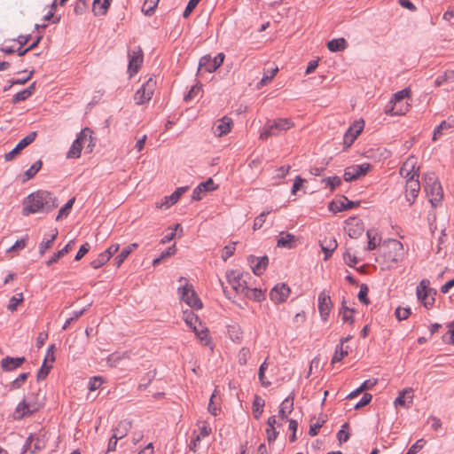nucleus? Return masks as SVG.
Returning a JSON list of instances; mask_svg holds the SVG:
<instances>
[{
    "instance_id": "obj_1",
    "label": "nucleus",
    "mask_w": 454,
    "mask_h": 454,
    "mask_svg": "<svg viewBox=\"0 0 454 454\" xmlns=\"http://www.w3.org/2000/svg\"><path fill=\"white\" fill-rule=\"evenodd\" d=\"M57 207V198L50 192L41 190L29 194L24 200L22 214L28 215L37 212L48 213Z\"/></svg>"
},
{
    "instance_id": "obj_2",
    "label": "nucleus",
    "mask_w": 454,
    "mask_h": 454,
    "mask_svg": "<svg viewBox=\"0 0 454 454\" xmlns=\"http://www.w3.org/2000/svg\"><path fill=\"white\" fill-rule=\"evenodd\" d=\"M293 126L294 122L287 118L268 120L260 133L259 138L262 140H267L270 137L279 136Z\"/></svg>"
},
{
    "instance_id": "obj_3",
    "label": "nucleus",
    "mask_w": 454,
    "mask_h": 454,
    "mask_svg": "<svg viewBox=\"0 0 454 454\" xmlns=\"http://www.w3.org/2000/svg\"><path fill=\"white\" fill-rule=\"evenodd\" d=\"M43 403L39 394L30 393L17 405L14 412L16 419H22L39 411Z\"/></svg>"
},
{
    "instance_id": "obj_4",
    "label": "nucleus",
    "mask_w": 454,
    "mask_h": 454,
    "mask_svg": "<svg viewBox=\"0 0 454 454\" xmlns=\"http://www.w3.org/2000/svg\"><path fill=\"white\" fill-rule=\"evenodd\" d=\"M85 145L90 149L89 153L92 151V147L95 145L92 139V130L89 128H84L81 130L76 139L73 142L67 157L69 159L79 158Z\"/></svg>"
},
{
    "instance_id": "obj_5",
    "label": "nucleus",
    "mask_w": 454,
    "mask_h": 454,
    "mask_svg": "<svg viewBox=\"0 0 454 454\" xmlns=\"http://www.w3.org/2000/svg\"><path fill=\"white\" fill-rule=\"evenodd\" d=\"M424 189L426 194L431 205L435 207L441 204L443 197L441 184L439 183L436 176L434 173L427 174L424 177Z\"/></svg>"
},
{
    "instance_id": "obj_6",
    "label": "nucleus",
    "mask_w": 454,
    "mask_h": 454,
    "mask_svg": "<svg viewBox=\"0 0 454 454\" xmlns=\"http://www.w3.org/2000/svg\"><path fill=\"white\" fill-rule=\"evenodd\" d=\"M248 273L240 272L239 270H231L226 272V279L231 286V290L238 295H242L249 284L250 278Z\"/></svg>"
},
{
    "instance_id": "obj_7",
    "label": "nucleus",
    "mask_w": 454,
    "mask_h": 454,
    "mask_svg": "<svg viewBox=\"0 0 454 454\" xmlns=\"http://www.w3.org/2000/svg\"><path fill=\"white\" fill-rule=\"evenodd\" d=\"M410 89H403L393 95V98L387 104L385 113L388 115H402L409 110V104L403 105V107H397V105L403 104V100L410 96Z\"/></svg>"
},
{
    "instance_id": "obj_8",
    "label": "nucleus",
    "mask_w": 454,
    "mask_h": 454,
    "mask_svg": "<svg viewBox=\"0 0 454 454\" xmlns=\"http://www.w3.org/2000/svg\"><path fill=\"white\" fill-rule=\"evenodd\" d=\"M224 59L223 53H218L214 59L210 55H205L200 58L199 67L197 70V76H200L202 72L212 73L221 67Z\"/></svg>"
},
{
    "instance_id": "obj_9",
    "label": "nucleus",
    "mask_w": 454,
    "mask_h": 454,
    "mask_svg": "<svg viewBox=\"0 0 454 454\" xmlns=\"http://www.w3.org/2000/svg\"><path fill=\"white\" fill-rule=\"evenodd\" d=\"M430 282L428 279H422L416 289L417 297L423 303L424 307L429 309L433 306L434 301V295L436 294L435 290L429 287Z\"/></svg>"
},
{
    "instance_id": "obj_10",
    "label": "nucleus",
    "mask_w": 454,
    "mask_h": 454,
    "mask_svg": "<svg viewBox=\"0 0 454 454\" xmlns=\"http://www.w3.org/2000/svg\"><path fill=\"white\" fill-rule=\"evenodd\" d=\"M180 300L185 302L191 308L200 309L202 308V302L196 294L193 287L190 284H185L178 288Z\"/></svg>"
},
{
    "instance_id": "obj_11",
    "label": "nucleus",
    "mask_w": 454,
    "mask_h": 454,
    "mask_svg": "<svg viewBox=\"0 0 454 454\" xmlns=\"http://www.w3.org/2000/svg\"><path fill=\"white\" fill-rule=\"evenodd\" d=\"M156 86V81L153 78H149L140 89L137 90L134 99L137 105H142L148 102L153 94Z\"/></svg>"
},
{
    "instance_id": "obj_12",
    "label": "nucleus",
    "mask_w": 454,
    "mask_h": 454,
    "mask_svg": "<svg viewBox=\"0 0 454 454\" xmlns=\"http://www.w3.org/2000/svg\"><path fill=\"white\" fill-rule=\"evenodd\" d=\"M371 168V164L363 163L348 167L344 170L343 178L346 182H351L364 176Z\"/></svg>"
},
{
    "instance_id": "obj_13",
    "label": "nucleus",
    "mask_w": 454,
    "mask_h": 454,
    "mask_svg": "<svg viewBox=\"0 0 454 454\" xmlns=\"http://www.w3.org/2000/svg\"><path fill=\"white\" fill-rule=\"evenodd\" d=\"M364 127L363 120L356 121L346 131L343 137V145L345 148H348L362 132Z\"/></svg>"
},
{
    "instance_id": "obj_14",
    "label": "nucleus",
    "mask_w": 454,
    "mask_h": 454,
    "mask_svg": "<svg viewBox=\"0 0 454 454\" xmlns=\"http://www.w3.org/2000/svg\"><path fill=\"white\" fill-rule=\"evenodd\" d=\"M37 133L35 131L30 132L27 136L22 138L11 152L4 155V160L6 161L12 160L17 154H19L24 148L34 142Z\"/></svg>"
},
{
    "instance_id": "obj_15",
    "label": "nucleus",
    "mask_w": 454,
    "mask_h": 454,
    "mask_svg": "<svg viewBox=\"0 0 454 454\" xmlns=\"http://www.w3.org/2000/svg\"><path fill=\"white\" fill-rule=\"evenodd\" d=\"M417 159L413 156L409 157L400 168V175L409 179V177L419 178V168H416Z\"/></svg>"
},
{
    "instance_id": "obj_16",
    "label": "nucleus",
    "mask_w": 454,
    "mask_h": 454,
    "mask_svg": "<svg viewBox=\"0 0 454 454\" xmlns=\"http://www.w3.org/2000/svg\"><path fill=\"white\" fill-rule=\"evenodd\" d=\"M332 309V301L329 293L325 290L322 291L318 295V310L321 318L325 321Z\"/></svg>"
},
{
    "instance_id": "obj_17",
    "label": "nucleus",
    "mask_w": 454,
    "mask_h": 454,
    "mask_svg": "<svg viewBox=\"0 0 454 454\" xmlns=\"http://www.w3.org/2000/svg\"><path fill=\"white\" fill-rule=\"evenodd\" d=\"M290 294V288L286 284H278L270 293V300L276 303L284 302Z\"/></svg>"
},
{
    "instance_id": "obj_18",
    "label": "nucleus",
    "mask_w": 454,
    "mask_h": 454,
    "mask_svg": "<svg viewBox=\"0 0 454 454\" xmlns=\"http://www.w3.org/2000/svg\"><path fill=\"white\" fill-rule=\"evenodd\" d=\"M413 401V389L407 387L401 390L398 396L394 401L395 407L403 406L404 408H410Z\"/></svg>"
},
{
    "instance_id": "obj_19",
    "label": "nucleus",
    "mask_w": 454,
    "mask_h": 454,
    "mask_svg": "<svg viewBox=\"0 0 454 454\" xmlns=\"http://www.w3.org/2000/svg\"><path fill=\"white\" fill-rule=\"evenodd\" d=\"M420 189L419 178L409 177L406 180V200L412 205Z\"/></svg>"
},
{
    "instance_id": "obj_20",
    "label": "nucleus",
    "mask_w": 454,
    "mask_h": 454,
    "mask_svg": "<svg viewBox=\"0 0 454 454\" xmlns=\"http://www.w3.org/2000/svg\"><path fill=\"white\" fill-rule=\"evenodd\" d=\"M248 261L251 264L253 272L257 276L262 275L269 264V258L267 256L255 257L250 255L248 257Z\"/></svg>"
},
{
    "instance_id": "obj_21",
    "label": "nucleus",
    "mask_w": 454,
    "mask_h": 454,
    "mask_svg": "<svg viewBox=\"0 0 454 454\" xmlns=\"http://www.w3.org/2000/svg\"><path fill=\"white\" fill-rule=\"evenodd\" d=\"M217 189L212 178H208L207 181L200 183L192 192V199L193 200H200L202 194L206 192H210Z\"/></svg>"
},
{
    "instance_id": "obj_22",
    "label": "nucleus",
    "mask_w": 454,
    "mask_h": 454,
    "mask_svg": "<svg viewBox=\"0 0 454 454\" xmlns=\"http://www.w3.org/2000/svg\"><path fill=\"white\" fill-rule=\"evenodd\" d=\"M364 231V223L356 218H349L347 221V232L351 239L359 238Z\"/></svg>"
},
{
    "instance_id": "obj_23",
    "label": "nucleus",
    "mask_w": 454,
    "mask_h": 454,
    "mask_svg": "<svg viewBox=\"0 0 454 454\" xmlns=\"http://www.w3.org/2000/svg\"><path fill=\"white\" fill-rule=\"evenodd\" d=\"M129 71L132 74L137 73L139 67L143 63V52L138 47L137 51H133L129 53Z\"/></svg>"
},
{
    "instance_id": "obj_24",
    "label": "nucleus",
    "mask_w": 454,
    "mask_h": 454,
    "mask_svg": "<svg viewBox=\"0 0 454 454\" xmlns=\"http://www.w3.org/2000/svg\"><path fill=\"white\" fill-rule=\"evenodd\" d=\"M357 203L348 200L347 197L342 196L338 201H332L329 204V209L333 213L341 212L353 208Z\"/></svg>"
},
{
    "instance_id": "obj_25",
    "label": "nucleus",
    "mask_w": 454,
    "mask_h": 454,
    "mask_svg": "<svg viewBox=\"0 0 454 454\" xmlns=\"http://www.w3.org/2000/svg\"><path fill=\"white\" fill-rule=\"evenodd\" d=\"M232 121L229 117H223L214 128V133L217 137H223L231 131Z\"/></svg>"
},
{
    "instance_id": "obj_26",
    "label": "nucleus",
    "mask_w": 454,
    "mask_h": 454,
    "mask_svg": "<svg viewBox=\"0 0 454 454\" xmlns=\"http://www.w3.org/2000/svg\"><path fill=\"white\" fill-rule=\"evenodd\" d=\"M25 362V357H10L4 358L1 362V366L4 371H13L16 368L21 366Z\"/></svg>"
},
{
    "instance_id": "obj_27",
    "label": "nucleus",
    "mask_w": 454,
    "mask_h": 454,
    "mask_svg": "<svg viewBox=\"0 0 454 454\" xmlns=\"http://www.w3.org/2000/svg\"><path fill=\"white\" fill-rule=\"evenodd\" d=\"M242 296L255 301H261L265 298L263 292L259 288L253 287L250 283L247 285Z\"/></svg>"
},
{
    "instance_id": "obj_28",
    "label": "nucleus",
    "mask_w": 454,
    "mask_h": 454,
    "mask_svg": "<svg viewBox=\"0 0 454 454\" xmlns=\"http://www.w3.org/2000/svg\"><path fill=\"white\" fill-rule=\"evenodd\" d=\"M131 429V422L129 420L121 421L117 427L114 429L113 438L122 439L127 435L129 431Z\"/></svg>"
},
{
    "instance_id": "obj_29",
    "label": "nucleus",
    "mask_w": 454,
    "mask_h": 454,
    "mask_svg": "<svg viewBox=\"0 0 454 454\" xmlns=\"http://www.w3.org/2000/svg\"><path fill=\"white\" fill-rule=\"evenodd\" d=\"M295 237L288 232L282 231L277 242L278 247L292 248L294 247Z\"/></svg>"
},
{
    "instance_id": "obj_30",
    "label": "nucleus",
    "mask_w": 454,
    "mask_h": 454,
    "mask_svg": "<svg viewBox=\"0 0 454 454\" xmlns=\"http://www.w3.org/2000/svg\"><path fill=\"white\" fill-rule=\"evenodd\" d=\"M192 329L193 330L196 336L200 340L201 342H203L205 346L209 344L210 340L207 335L208 330L206 326L202 325L200 321L197 323V325L192 326Z\"/></svg>"
},
{
    "instance_id": "obj_31",
    "label": "nucleus",
    "mask_w": 454,
    "mask_h": 454,
    "mask_svg": "<svg viewBox=\"0 0 454 454\" xmlns=\"http://www.w3.org/2000/svg\"><path fill=\"white\" fill-rule=\"evenodd\" d=\"M188 190V186L177 188L170 196L165 197L164 202L161 203V207H168L169 206L177 202L180 197Z\"/></svg>"
},
{
    "instance_id": "obj_32",
    "label": "nucleus",
    "mask_w": 454,
    "mask_h": 454,
    "mask_svg": "<svg viewBox=\"0 0 454 454\" xmlns=\"http://www.w3.org/2000/svg\"><path fill=\"white\" fill-rule=\"evenodd\" d=\"M112 0H94L92 11L96 16L106 15Z\"/></svg>"
},
{
    "instance_id": "obj_33",
    "label": "nucleus",
    "mask_w": 454,
    "mask_h": 454,
    "mask_svg": "<svg viewBox=\"0 0 454 454\" xmlns=\"http://www.w3.org/2000/svg\"><path fill=\"white\" fill-rule=\"evenodd\" d=\"M294 410V396H287L281 403L279 416L282 419H286Z\"/></svg>"
},
{
    "instance_id": "obj_34",
    "label": "nucleus",
    "mask_w": 454,
    "mask_h": 454,
    "mask_svg": "<svg viewBox=\"0 0 454 454\" xmlns=\"http://www.w3.org/2000/svg\"><path fill=\"white\" fill-rule=\"evenodd\" d=\"M348 47L346 40L342 37L333 39L327 43V48L332 52L344 51Z\"/></svg>"
},
{
    "instance_id": "obj_35",
    "label": "nucleus",
    "mask_w": 454,
    "mask_h": 454,
    "mask_svg": "<svg viewBox=\"0 0 454 454\" xmlns=\"http://www.w3.org/2000/svg\"><path fill=\"white\" fill-rule=\"evenodd\" d=\"M137 247V243H132L123 248L121 252L115 257L114 263L116 267H120L122 262L126 260V258L129 255V254L133 251V249Z\"/></svg>"
},
{
    "instance_id": "obj_36",
    "label": "nucleus",
    "mask_w": 454,
    "mask_h": 454,
    "mask_svg": "<svg viewBox=\"0 0 454 454\" xmlns=\"http://www.w3.org/2000/svg\"><path fill=\"white\" fill-rule=\"evenodd\" d=\"M73 244H74V241H69L62 249L54 253L52 257L50 258L46 262V265L51 266V264L57 262L61 257H63L65 254H67L70 251Z\"/></svg>"
},
{
    "instance_id": "obj_37",
    "label": "nucleus",
    "mask_w": 454,
    "mask_h": 454,
    "mask_svg": "<svg viewBox=\"0 0 454 454\" xmlns=\"http://www.w3.org/2000/svg\"><path fill=\"white\" fill-rule=\"evenodd\" d=\"M320 247L325 253V260H327L332 253L336 249L337 247V242L335 239H325L320 243Z\"/></svg>"
},
{
    "instance_id": "obj_38",
    "label": "nucleus",
    "mask_w": 454,
    "mask_h": 454,
    "mask_svg": "<svg viewBox=\"0 0 454 454\" xmlns=\"http://www.w3.org/2000/svg\"><path fill=\"white\" fill-rule=\"evenodd\" d=\"M58 230L55 229L53 231V233L50 236L49 239H43L40 244H39V253L41 255L44 254V253L50 248L51 247L53 242L55 241V239H57L58 237Z\"/></svg>"
},
{
    "instance_id": "obj_39",
    "label": "nucleus",
    "mask_w": 454,
    "mask_h": 454,
    "mask_svg": "<svg viewBox=\"0 0 454 454\" xmlns=\"http://www.w3.org/2000/svg\"><path fill=\"white\" fill-rule=\"evenodd\" d=\"M228 333L230 338L236 342H239L243 335L242 329L239 325H229Z\"/></svg>"
},
{
    "instance_id": "obj_40",
    "label": "nucleus",
    "mask_w": 454,
    "mask_h": 454,
    "mask_svg": "<svg viewBox=\"0 0 454 454\" xmlns=\"http://www.w3.org/2000/svg\"><path fill=\"white\" fill-rule=\"evenodd\" d=\"M263 406L264 400L262 397L256 395L253 402V413L256 419H258L261 417L263 411Z\"/></svg>"
},
{
    "instance_id": "obj_41",
    "label": "nucleus",
    "mask_w": 454,
    "mask_h": 454,
    "mask_svg": "<svg viewBox=\"0 0 454 454\" xmlns=\"http://www.w3.org/2000/svg\"><path fill=\"white\" fill-rule=\"evenodd\" d=\"M454 80V70H447L442 74L439 75L435 81L434 84L436 86H441L447 82H450Z\"/></svg>"
},
{
    "instance_id": "obj_42",
    "label": "nucleus",
    "mask_w": 454,
    "mask_h": 454,
    "mask_svg": "<svg viewBox=\"0 0 454 454\" xmlns=\"http://www.w3.org/2000/svg\"><path fill=\"white\" fill-rule=\"evenodd\" d=\"M323 184H325V187H329L330 191L333 192L336 187L340 185L341 179L340 177L334 176H329L326 178L322 179L321 181Z\"/></svg>"
},
{
    "instance_id": "obj_43",
    "label": "nucleus",
    "mask_w": 454,
    "mask_h": 454,
    "mask_svg": "<svg viewBox=\"0 0 454 454\" xmlns=\"http://www.w3.org/2000/svg\"><path fill=\"white\" fill-rule=\"evenodd\" d=\"M348 352L343 348L342 343L337 345L334 355L332 358V364L339 363L343 357L348 356Z\"/></svg>"
},
{
    "instance_id": "obj_44",
    "label": "nucleus",
    "mask_w": 454,
    "mask_h": 454,
    "mask_svg": "<svg viewBox=\"0 0 454 454\" xmlns=\"http://www.w3.org/2000/svg\"><path fill=\"white\" fill-rule=\"evenodd\" d=\"M184 320L189 327H192L200 322L198 316L191 310L184 311Z\"/></svg>"
},
{
    "instance_id": "obj_45",
    "label": "nucleus",
    "mask_w": 454,
    "mask_h": 454,
    "mask_svg": "<svg viewBox=\"0 0 454 454\" xmlns=\"http://www.w3.org/2000/svg\"><path fill=\"white\" fill-rule=\"evenodd\" d=\"M74 200L75 199L74 198H72L70 199L64 207H62L59 211V214L58 215L56 216V220L59 221L60 220L61 218L63 217H66L68 215V214L70 213V210L74 203Z\"/></svg>"
},
{
    "instance_id": "obj_46",
    "label": "nucleus",
    "mask_w": 454,
    "mask_h": 454,
    "mask_svg": "<svg viewBox=\"0 0 454 454\" xmlns=\"http://www.w3.org/2000/svg\"><path fill=\"white\" fill-rule=\"evenodd\" d=\"M23 294L21 293L17 294L10 299L7 309L12 312L15 311L17 307L23 301Z\"/></svg>"
},
{
    "instance_id": "obj_47",
    "label": "nucleus",
    "mask_w": 454,
    "mask_h": 454,
    "mask_svg": "<svg viewBox=\"0 0 454 454\" xmlns=\"http://www.w3.org/2000/svg\"><path fill=\"white\" fill-rule=\"evenodd\" d=\"M352 313H353V310L350 309L349 308H348L345 305V301L343 300L342 301V308H341V310L340 312V314L341 315L342 320L344 322L353 324L354 319H353V317H352Z\"/></svg>"
},
{
    "instance_id": "obj_48",
    "label": "nucleus",
    "mask_w": 454,
    "mask_h": 454,
    "mask_svg": "<svg viewBox=\"0 0 454 454\" xmlns=\"http://www.w3.org/2000/svg\"><path fill=\"white\" fill-rule=\"evenodd\" d=\"M42 161L41 160H37L35 161L24 174V176H26V180H29L31 178H33L36 173L41 169L42 168Z\"/></svg>"
},
{
    "instance_id": "obj_49",
    "label": "nucleus",
    "mask_w": 454,
    "mask_h": 454,
    "mask_svg": "<svg viewBox=\"0 0 454 454\" xmlns=\"http://www.w3.org/2000/svg\"><path fill=\"white\" fill-rule=\"evenodd\" d=\"M86 310H87V307L83 308L82 309H81L79 311L73 312L72 317L67 318L66 320V322L64 323L62 329L67 330L69 327V325L71 324H73L74 322H75L80 317H82L85 313Z\"/></svg>"
},
{
    "instance_id": "obj_50",
    "label": "nucleus",
    "mask_w": 454,
    "mask_h": 454,
    "mask_svg": "<svg viewBox=\"0 0 454 454\" xmlns=\"http://www.w3.org/2000/svg\"><path fill=\"white\" fill-rule=\"evenodd\" d=\"M110 259L107 257L106 254H104L103 252L98 254V256L94 259L90 265L94 269H98L102 267L104 264H106Z\"/></svg>"
},
{
    "instance_id": "obj_51",
    "label": "nucleus",
    "mask_w": 454,
    "mask_h": 454,
    "mask_svg": "<svg viewBox=\"0 0 454 454\" xmlns=\"http://www.w3.org/2000/svg\"><path fill=\"white\" fill-rule=\"evenodd\" d=\"M366 235H367V238H368V245H367V249L368 250H373L376 248L377 247V232L373 230H368L366 231Z\"/></svg>"
},
{
    "instance_id": "obj_52",
    "label": "nucleus",
    "mask_w": 454,
    "mask_h": 454,
    "mask_svg": "<svg viewBox=\"0 0 454 454\" xmlns=\"http://www.w3.org/2000/svg\"><path fill=\"white\" fill-rule=\"evenodd\" d=\"M202 425H199L200 434L195 437V441H200L202 438L208 436L211 434V427L207 422H202Z\"/></svg>"
},
{
    "instance_id": "obj_53",
    "label": "nucleus",
    "mask_w": 454,
    "mask_h": 454,
    "mask_svg": "<svg viewBox=\"0 0 454 454\" xmlns=\"http://www.w3.org/2000/svg\"><path fill=\"white\" fill-rule=\"evenodd\" d=\"M250 357V350L248 348H242L238 354V362L240 365H245Z\"/></svg>"
},
{
    "instance_id": "obj_54",
    "label": "nucleus",
    "mask_w": 454,
    "mask_h": 454,
    "mask_svg": "<svg viewBox=\"0 0 454 454\" xmlns=\"http://www.w3.org/2000/svg\"><path fill=\"white\" fill-rule=\"evenodd\" d=\"M159 0H145L142 11L145 15H152Z\"/></svg>"
},
{
    "instance_id": "obj_55",
    "label": "nucleus",
    "mask_w": 454,
    "mask_h": 454,
    "mask_svg": "<svg viewBox=\"0 0 454 454\" xmlns=\"http://www.w3.org/2000/svg\"><path fill=\"white\" fill-rule=\"evenodd\" d=\"M278 71V68L275 67L272 70L268 71L267 73H265L263 74L262 78L261 79V81L259 82V85L260 86H264V85L268 84L274 78V76L277 74Z\"/></svg>"
},
{
    "instance_id": "obj_56",
    "label": "nucleus",
    "mask_w": 454,
    "mask_h": 454,
    "mask_svg": "<svg viewBox=\"0 0 454 454\" xmlns=\"http://www.w3.org/2000/svg\"><path fill=\"white\" fill-rule=\"evenodd\" d=\"M46 363H47V357L44 358L43 365L37 372V380H44L50 372L51 365H46Z\"/></svg>"
},
{
    "instance_id": "obj_57",
    "label": "nucleus",
    "mask_w": 454,
    "mask_h": 454,
    "mask_svg": "<svg viewBox=\"0 0 454 454\" xmlns=\"http://www.w3.org/2000/svg\"><path fill=\"white\" fill-rule=\"evenodd\" d=\"M235 244L236 243H231L223 247L221 254V257L223 261H227V259L233 254L235 251Z\"/></svg>"
},
{
    "instance_id": "obj_58",
    "label": "nucleus",
    "mask_w": 454,
    "mask_h": 454,
    "mask_svg": "<svg viewBox=\"0 0 454 454\" xmlns=\"http://www.w3.org/2000/svg\"><path fill=\"white\" fill-rule=\"evenodd\" d=\"M411 315V309L410 308H401L398 307L395 309V317L399 321L404 320L408 318V317Z\"/></svg>"
},
{
    "instance_id": "obj_59",
    "label": "nucleus",
    "mask_w": 454,
    "mask_h": 454,
    "mask_svg": "<svg viewBox=\"0 0 454 454\" xmlns=\"http://www.w3.org/2000/svg\"><path fill=\"white\" fill-rule=\"evenodd\" d=\"M216 389H215L214 393L212 394L211 397H210V400H209V403H208V407H207V410L208 411L213 415V416H216L217 415V412L219 411V408L218 406L215 403V398L216 396Z\"/></svg>"
},
{
    "instance_id": "obj_60",
    "label": "nucleus",
    "mask_w": 454,
    "mask_h": 454,
    "mask_svg": "<svg viewBox=\"0 0 454 454\" xmlns=\"http://www.w3.org/2000/svg\"><path fill=\"white\" fill-rule=\"evenodd\" d=\"M426 442L424 439L418 440L414 444L411 446L406 454H417L419 450H422Z\"/></svg>"
},
{
    "instance_id": "obj_61",
    "label": "nucleus",
    "mask_w": 454,
    "mask_h": 454,
    "mask_svg": "<svg viewBox=\"0 0 454 454\" xmlns=\"http://www.w3.org/2000/svg\"><path fill=\"white\" fill-rule=\"evenodd\" d=\"M200 90H201V84L198 82L197 84L192 86L191 88V90H189V92L184 96V100L189 101V100L192 99L200 93Z\"/></svg>"
},
{
    "instance_id": "obj_62",
    "label": "nucleus",
    "mask_w": 454,
    "mask_h": 454,
    "mask_svg": "<svg viewBox=\"0 0 454 454\" xmlns=\"http://www.w3.org/2000/svg\"><path fill=\"white\" fill-rule=\"evenodd\" d=\"M28 376V372H23L20 374L12 382V388L16 389L21 387V385L26 381Z\"/></svg>"
},
{
    "instance_id": "obj_63",
    "label": "nucleus",
    "mask_w": 454,
    "mask_h": 454,
    "mask_svg": "<svg viewBox=\"0 0 454 454\" xmlns=\"http://www.w3.org/2000/svg\"><path fill=\"white\" fill-rule=\"evenodd\" d=\"M367 294H368V287H367V286L365 284H363L360 286V290H359V293H358V299L364 304H368L369 303V300L367 298Z\"/></svg>"
},
{
    "instance_id": "obj_64",
    "label": "nucleus",
    "mask_w": 454,
    "mask_h": 454,
    "mask_svg": "<svg viewBox=\"0 0 454 454\" xmlns=\"http://www.w3.org/2000/svg\"><path fill=\"white\" fill-rule=\"evenodd\" d=\"M102 382L103 380L100 377H93L89 381L88 388L90 391H95L100 387Z\"/></svg>"
}]
</instances>
